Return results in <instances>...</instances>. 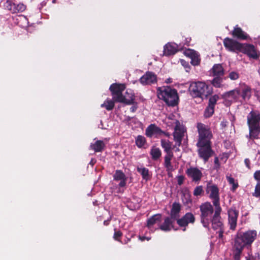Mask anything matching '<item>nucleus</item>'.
I'll return each mask as SVG.
<instances>
[{"instance_id":"nucleus-1","label":"nucleus","mask_w":260,"mask_h":260,"mask_svg":"<svg viewBox=\"0 0 260 260\" xmlns=\"http://www.w3.org/2000/svg\"><path fill=\"white\" fill-rule=\"evenodd\" d=\"M257 237V232L249 230L246 232L238 231L235 236L232 245L233 258L234 260H241L245 248H250Z\"/></svg>"},{"instance_id":"nucleus-2","label":"nucleus","mask_w":260,"mask_h":260,"mask_svg":"<svg viewBox=\"0 0 260 260\" xmlns=\"http://www.w3.org/2000/svg\"><path fill=\"white\" fill-rule=\"evenodd\" d=\"M157 93L158 98L168 106L175 107L178 105L179 96L176 89L164 86L157 88Z\"/></svg>"},{"instance_id":"nucleus-3","label":"nucleus","mask_w":260,"mask_h":260,"mask_svg":"<svg viewBox=\"0 0 260 260\" xmlns=\"http://www.w3.org/2000/svg\"><path fill=\"white\" fill-rule=\"evenodd\" d=\"M190 94L195 98H207L212 93V88L204 82H196L190 84L189 87Z\"/></svg>"},{"instance_id":"nucleus-4","label":"nucleus","mask_w":260,"mask_h":260,"mask_svg":"<svg viewBox=\"0 0 260 260\" xmlns=\"http://www.w3.org/2000/svg\"><path fill=\"white\" fill-rule=\"evenodd\" d=\"M201 222L205 228H208L214 215V208L211 203L206 202L200 206Z\"/></svg>"},{"instance_id":"nucleus-5","label":"nucleus","mask_w":260,"mask_h":260,"mask_svg":"<svg viewBox=\"0 0 260 260\" xmlns=\"http://www.w3.org/2000/svg\"><path fill=\"white\" fill-rule=\"evenodd\" d=\"M125 86L123 84L113 83L110 86L109 89L111 92L113 100L116 103H123L129 105L132 103L133 99L126 100L122 92L124 90Z\"/></svg>"},{"instance_id":"nucleus-6","label":"nucleus","mask_w":260,"mask_h":260,"mask_svg":"<svg viewBox=\"0 0 260 260\" xmlns=\"http://www.w3.org/2000/svg\"><path fill=\"white\" fill-rule=\"evenodd\" d=\"M197 127L199 134L197 143L199 145L204 144V145L207 143H211L212 134L210 127L201 122L197 123Z\"/></svg>"},{"instance_id":"nucleus-7","label":"nucleus","mask_w":260,"mask_h":260,"mask_svg":"<svg viewBox=\"0 0 260 260\" xmlns=\"http://www.w3.org/2000/svg\"><path fill=\"white\" fill-rule=\"evenodd\" d=\"M206 191L209 194V197L212 200V203L214 207H220L219 198V189L215 184L208 183L206 188Z\"/></svg>"},{"instance_id":"nucleus-8","label":"nucleus","mask_w":260,"mask_h":260,"mask_svg":"<svg viewBox=\"0 0 260 260\" xmlns=\"http://www.w3.org/2000/svg\"><path fill=\"white\" fill-rule=\"evenodd\" d=\"M197 146L198 148V152L200 157L203 159L205 162H207L214 154L211 148V143H207L204 145L197 143Z\"/></svg>"},{"instance_id":"nucleus-9","label":"nucleus","mask_w":260,"mask_h":260,"mask_svg":"<svg viewBox=\"0 0 260 260\" xmlns=\"http://www.w3.org/2000/svg\"><path fill=\"white\" fill-rule=\"evenodd\" d=\"M224 46L229 51L240 52L242 44L230 38H225L223 41Z\"/></svg>"},{"instance_id":"nucleus-10","label":"nucleus","mask_w":260,"mask_h":260,"mask_svg":"<svg viewBox=\"0 0 260 260\" xmlns=\"http://www.w3.org/2000/svg\"><path fill=\"white\" fill-rule=\"evenodd\" d=\"M228 214L230 229L232 231H235L237 224L239 211L236 209V207H232L228 210Z\"/></svg>"},{"instance_id":"nucleus-11","label":"nucleus","mask_w":260,"mask_h":260,"mask_svg":"<svg viewBox=\"0 0 260 260\" xmlns=\"http://www.w3.org/2000/svg\"><path fill=\"white\" fill-rule=\"evenodd\" d=\"M177 223L181 228H184L183 231H186V227L188 226L189 223H194L195 222V217L191 212L186 213L181 218L176 219Z\"/></svg>"},{"instance_id":"nucleus-12","label":"nucleus","mask_w":260,"mask_h":260,"mask_svg":"<svg viewBox=\"0 0 260 260\" xmlns=\"http://www.w3.org/2000/svg\"><path fill=\"white\" fill-rule=\"evenodd\" d=\"M248 126H260V113L257 110H252L247 115Z\"/></svg>"},{"instance_id":"nucleus-13","label":"nucleus","mask_w":260,"mask_h":260,"mask_svg":"<svg viewBox=\"0 0 260 260\" xmlns=\"http://www.w3.org/2000/svg\"><path fill=\"white\" fill-rule=\"evenodd\" d=\"M185 173L187 176L195 182H199L203 177L201 171L197 167H190L185 171Z\"/></svg>"},{"instance_id":"nucleus-14","label":"nucleus","mask_w":260,"mask_h":260,"mask_svg":"<svg viewBox=\"0 0 260 260\" xmlns=\"http://www.w3.org/2000/svg\"><path fill=\"white\" fill-rule=\"evenodd\" d=\"M221 211L222 208L221 207H215V212L211 220L212 228L214 230L220 228L222 225V223L220 221Z\"/></svg>"},{"instance_id":"nucleus-15","label":"nucleus","mask_w":260,"mask_h":260,"mask_svg":"<svg viewBox=\"0 0 260 260\" xmlns=\"http://www.w3.org/2000/svg\"><path fill=\"white\" fill-rule=\"evenodd\" d=\"M241 94V89L236 88L235 89L225 92L222 94V98L230 102H236Z\"/></svg>"},{"instance_id":"nucleus-16","label":"nucleus","mask_w":260,"mask_h":260,"mask_svg":"<svg viewBox=\"0 0 260 260\" xmlns=\"http://www.w3.org/2000/svg\"><path fill=\"white\" fill-rule=\"evenodd\" d=\"M240 52L253 59H257L258 57L255 47L253 45L242 44Z\"/></svg>"},{"instance_id":"nucleus-17","label":"nucleus","mask_w":260,"mask_h":260,"mask_svg":"<svg viewBox=\"0 0 260 260\" xmlns=\"http://www.w3.org/2000/svg\"><path fill=\"white\" fill-rule=\"evenodd\" d=\"M6 7L8 10L11 11L13 13L22 12L26 9V6L23 3H19L18 4L13 3L10 0L6 2Z\"/></svg>"},{"instance_id":"nucleus-18","label":"nucleus","mask_w":260,"mask_h":260,"mask_svg":"<svg viewBox=\"0 0 260 260\" xmlns=\"http://www.w3.org/2000/svg\"><path fill=\"white\" fill-rule=\"evenodd\" d=\"M157 77L151 72H147L140 79V82L143 85L151 84L156 83Z\"/></svg>"},{"instance_id":"nucleus-19","label":"nucleus","mask_w":260,"mask_h":260,"mask_svg":"<svg viewBox=\"0 0 260 260\" xmlns=\"http://www.w3.org/2000/svg\"><path fill=\"white\" fill-rule=\"evenodd\" d=\"M163 133L160 128L156 126L155 124H151L146 129L145 134L149 138H151L153 135H155L156 137L160 136Z\"/></svg>"},{"instance_id":"nucleus-20","label":"nucleus","mask_w":260,"mask_h":260,"mask_svg":"<svg viewBox=\"0 0 260 260\" xmlns=\"http://www.w3.org/2000/svg\"><path fill=\"white\" fill-rule=\"evenodd\" d=\"M231 35L234 38L240 40H246L249 38L247 34L243 31L238 25H236L234 27L233 30L231 32Z\"/></svg>"},{"instance_id":"nucleus-21","label":"nucleus","mask_w":260,"mask_h":260,"mask_svg":"<svg viewBox=\"0 0 260 260\" xmlns=\"http://www.w3.org/2000/svg\"><path fill=\"white\" fill-rule=\"evenodd\" d=\"M113 179L115 181H120L118 184L120 187H123L125 186L126 184L127 177L124 173L120 170L115 171V174L113 175Z\"/></svg>"},{"instance_id":"nucleus-22","label":"nucleus","mask_w":260,"mask_h":260,"mask_svg":"<svg viewBox=\"0 0 260 260\" xmlns=\"http://www.w3.org/2000/svg\"><path fill=\"white\" fill-rule=\"evenodd\" d=\"M175 220L176 219L172 218L171 216L166 217L164 222L159 226V229L165 232L170 231L172 228H174L173 223Z\"/></svg>"},{"instance_id":"nucleus-23","label":"nucleus","mask_w":260,"mask_h":260,"mask_svg":"<svg viewBox=\"0 0 260 260\" xmlns=\"http://www.w3.org/2000/svg\"><path fill=\"white\" fill-rule=\"evenodd\" d=\"M249 135L246 137L250 140L258 139L259 138L260 126H248Z\"/></svg>"},{"instance_id":"nucleus-24","label":"nucleus","mask_w":260,"mask_h":260,"mask_svg":"<svg viewBox=\"0 0 260 260\" xmlns=\"http://www.w3.org/2000/svg\"><path fill=\"white\" fill-rule=\"evenodd\" d=\"M178 50L176 45L168 43L164 47V55L170 56L175 54Z\"/></svg>"},{"instance_id":"nucleus-25","label":"nucleus","mask_w":260,"mask_h":260,"mask_svg":"<svg viewBox=\"0 0 260 260\" xmlns=\"http://www.w3.org/2000/svg\"><path fill=\"white\" fill-rule=\"evenodd\" d=\"M213 76H224V70L221 64H215L211 70Z\"/></svg>"},{"instance_id":"nucleus-26","label":"nucleus","mask_w":260,"mask_h":260,"mask_svg":"<svg viewBox=\"0 0 260 260\" xmlns=\"http://www.w3.org/2000/svg\"><path fill=\"white\" fill-rule=\"evenodd\" d=\"M174 140L176 142L178 146H180L181 144L182 138L184 137V132L180 128L176 127L175 131L173 133Z\"/></svg>"},{"instance_id":"nucleus-27","label":"nucleus","mask_w":260,"mask_h":260,"mask_svg":"<svg viewBox=\"0 0 260 260\" xmlns=\"http://www.w3.org/2000/svg\"><path fill=\"white\" fill-rule=\"evenodd\" d=\"M105 147V144L102 140H97L94 143H91L90 145V149L95 152H102Z\"/></svg>"},{"instance_id":"nucleus-28","label":"nucleus","mask_w":260,"mask_h":260,"mask_svg":"<svg viewBox=\"0 0 260 260\" xmlns=\"http://www.w3.org/2000/svg\"><path fill=\"white\" fill-rule=\"evenodd\" d=\"M181 211V205L179 203L174 202L170 211V216L172 218L177 219L179 215V213Z\"/></svg>"},{"instance_id":"nucleus-29","label":"nucleus","mask_w":260,"mask_h":260,"mask_svg":"<svg viewBox=\"0 0 260 260\" xmlns=\"http://www.w3.org/2000/svg\"><path fill=\"white\" fill-rule=\"evenodd\" d=\"M173 157V152L166 153L165 156L164 166L167 171H172L173 170V166L171 164V160Z\"/></svg>"},{"instance_id":"nucleus-30","label":"nucleus","mask_w":260,"mask_h":260,"mask_svg":"<svg viewBox=\"0 0 260 260\" xmlns=\"http://www.w3.org/2000/svg\"><path fill=\"white\" fill-rule=\"evenodd\" d=\"M161 215L160 214H156L152 216L147 220V226L150 228L156 222H160L161 221Z\"/></svg>"},{"instance_id":"nucleus-31","label":"nucleus","mask_w":260,"mask_h":260,"mask_svg":"<svg viewBox=\"0 0 260 260\" xmlns=\"http://www.w3.org/2000/svg\"><path fill=\"white\" fill-rule=\"evenodd\" d=\"M150 154L153 160H157L161 155V151L159 148L152 147L150 150Z\"/></svg>"},{"instance_id":"nucleus-32","label":"nucleus","mask_w":260,"mask_h":260,"mask_svg":"<svg viewBox=\"0 0 260 260\" xmlns=\"http://www.w3.org/2000/svg\"><path fill=\"white\" fill-rule=\"evenodd\" d=\"M251 89L250 87L245 85L241 90V94L244 100L249 99L251 96Z\"/></svg>"},{"instance_id":"nucleus-33","label":"nucleus","mask_w":260,"mask_h":260,"mask_svg":"<svg viewBox=\"0 0 260 260\" xmlns=\"http://www.w3.org/2000/svg\"><path fill=\"white\" fill-rule=\"evenodd\" d=\"M161 146L166 153L173 152L172 151V143L168 140L161 139L160 141Z\"/></svg>"},{"instance_id":"nucleus-34","label":"nucleus","mask_w":260,"mask_h":260,"mask_svg":"<svg viewBox=\"0 0 260 260\" xmlns=\"http://www.w3.org/2000/svg\"><path fill=\"white\" fill-rule=\"evenodd\" d=\"M115 101L112 99H107L103 104L101 105L102 108H105L108 111L112 110L115 106Z\"/></svg>"},{"instance_id":"nucleus-35","label":"nucleus","mask_w":260,"mask_h":260,"mask_svg":"<svg viewBox=\"0 0 260 260\" xmlns=\"http://www.w3.org/2000/svg\"><path fill=\"white\" fill-rule=\"evenodd\" d=\"M137 170L138 172L141 174L144 180H148L149 179V170L145 167L140 168L137 167Z\"/></svg>"},{"instance_id":"nucleus-36","label":"nucleus","mask_w":260,"mask_h":260,"mask_svg":"<svg viewBox=\"0 0 260 260\" xmlns=\"http://www.w3.org/2000/svg\"><path fill=\"white\" fill-rule=\"evenodd\" d=\"M214 78L212 80V85L216 87L220 88L222 86V83L223 80V77L222 76H214Z\"/></svg>"},{"instance_id":"nucleus-37","label":"nucleus","mask_w":260,"mask_h":260,"mask_svg":"<svg viewBox=\"0 0 260 260\" xmlns=\"http://www.w3.org/2000/svg\"><path fill=\"white\" fill-rule=\"evenodd\" d=\"M135 143H136V145H137V146L138 148H141L143 147L144 146V145L146 144V139L144 136H141V135H139L136 138Z\"/></svg>"},{"instance_id":"nucleus-38","label":"nucleus","mask_w":260,"mask_h":260,"mask_svg":"<svg viewBox=\"0 0 260 260\" xmlns=\"http://www.w3.org/2000/svg\"><path fill=\"white\" fill-rule=\"evenodd\" d=\"M226 179L229 183L232 185L231 190L235 191L239 186L238 183L235 181V179L231 176H226Z\"/></svg>"},{"instance_id":"nucleus-39","label":"nucleus","mask_w":260,"mask_h":260,"mask_svg":"<svg viewBox=\"0 0 260 260\" xmlns=\"http://www.w3.org/2000/svg\"><path fill=\"white\" fill-rule=\"evenodd\" d=\"M214 107L208 105L205 110L204 115L206 118H209L212 116L214 113Z\"/></svg>"},{"instance_id":"nucleus-40","label":"nucleus","mask_w":260,"mask_h":260,"mask_svg":"<svg viewBox=\"0 0 260 260\" xmlns=\"http://www.w3.org/2000/svg\"><path fill=\"white\" fill-rule=\"evenodd\" d=\"M126 95L124 96V98L126 99V100H129V99H133L132 103L129 104V105L134 104L135 103V95L134 93L131 90H129V91L128 90H126L125 92Z\"/></svg>"},{"instance_id":"nucleus-41","label":"nucleus","mask_w":260,"mask_h":260,"mask_svg":"<svg viewBox=\"0 0 260 260\" xmlns=\"http://www.w3.org/2000/svg\"><path fill=\"white\" fill-rule=\"evenodd\" d=\"M219 99V96L217 94L211 96L209 98L208 105L215 108V106Z\"/></svg>"},{"instance_id":"nucleus-42","label":"nucleus","mask_w":260,"mask_h":260,"mask_svg":"<svg viewBox=\"0 0 260 260\" xmlns=\"http://www.w3.org/2000/svg\"><path fill=\"white\" fill-rule=\"evenodd\" d=\"M191 63L193 66H198L200 64V56L197 53L195 54H193V56L190 58Z\"/></svg>"},{"instance_id":"nucleus-43","label":"nucleus","mask_w":260,"mask_h":260,"mask_svg":"<svg viewBox=\"0 0 260 260\" xmlns=\"http://www.w3.org/2000/svg\"><path fill=\"white\" fill-rule=\"evenodd\" d=\"M114 233L113 235V239L118 242H121L120 238L122 236V233L120 230H117L116 229H114Z\"/></svg>"},{"instance_id":"nucleus-44","label":"nucleus","mask_w":260,"mask_h":260,"mask_svg":"<svg viewBox=\"0 0 260 260\" xmlns=\"http://www.w3.org/2000/svg\"><path fill=\"white\" fill-rule=\"evenodd\" d=\"M203 192V186L202 185L197 186L193 191V195L194 196H201Z\"/></svg>"},{"instance_id":"nucleus-45","label":"nucleus","mask_w":260,"mask_h":260,"mask_svg":"<svg viewBox=\"0 0 260 260\" xmlns=\"http://www.w3.org/2000/svg\"><path fill=\"white\" fill-rule=\"evenodd\" d=\"M252 195L256 198H260V182H257Z\"/></svg>"},{"instance_id":"nucleus-46","label":"nucleus","mask_w":260,"mask_h":260,"mask_svg":"<svg viewBox=\"0 0 260 260\" xmlns=\"http://www.w3.org/2000/svg\"><path fill=\"white\" fill-rule=\"evenodd\" d=\"M229 77L231 80H235L239 78V74L237 72L232 71L229 73Z\"/></svg>"},{"instance_id":"nucleus-47","label":"nucleus","mask_w":260,"mask_h":260,"mask_svg":"<svg viewBox=\"0 0 260 260\" xmlns=\"http://www.w3.org/2000/svg\"><path fill=\"white\" fill-rule=\"evenodd\" d=\"M196 53V51L191 49H188L185 52V55L190 58H191L193 56V54H195Z\"/></svg>"},{"instance_id":"nucleus-48","label":"nucleus","mask_w":260,"mask_h":260,"mask_svg":"<svg viewBox=\"0 0 260 260\" xmlns=\"http://www.w3.org/2000/svg\"><path fill=\"white\" fill-rule=\"evenodd\" d=\"M253 177L257 182H260V170L256 171L254 172Z\"/></svg>"},{"instance_id":"nucleus-49","label":"nucleus","mask_w":260,"mask_h":260,"mask_svg":"<svg viewBox=\"0 0 260 260\" xmlns=\"http://www.w3.org/2000/svg\"><path fill=\"white\" fill-rule=\"evenodd\" d=\"M177 183L179 185H181L184 180V177L183 175H180L177 176Z\"/></svg>"},{"instance_id":"nucleus-50","label":"nucleus","mask_w":260,"mask_h":260,"mask_svg":"<svg viewBox=\"0 0 260 260\" xmlns=\"http://www.w3.org/2000/svg\"><path fill=\"white\" fill-rule=\"evenodd\" d=\"M220 167V163L218 157H215L214 158V169H218Z\"/></svg>"},{"instance_id":"nucleus-51","label":"nucleus","mask_w":260,"mask_h":260,"mask_svg":"<svg viewBox=\"0 0 260 260\" xmlns=\"http://www.w3.org/2000/svg\"><path fill=\"white\" fill-rule=\"evenodd\" d=\"M244 163L246 167L248 169H250V160L249 158H245L244 159Z\"/></svg>"},{"instance_id":"nucleus-52","label":"nucleus","mask_w":260,"mask_h":260,"mask_svg":"<svg viewBox=\"0 0 260 260\" xmlns=\"http://www.w3.org/2000/svg\"><path fill=\"white\" fill-rule=\"evenodd\" d=\"M130 241H131V238H128L127 237H125V239L124 240V241L123 242L121 241V242H120V243L123 244H126Z\"/></svg>"},{"instance_id":"nucleus-53","label":"nucleus","mask_w":260,"mask_h":260,"mask_svg":"<svg viewBox=\"0 0 260 260\" xmlns=\"http://www.w3.org/2000/svg\"><path fill=\"white\" fill-rule=\"evenodd\" d=\"M139 238L141 241H144L146 239L148 241L150 239L149 238L145 236H139Z\"/></svg>"},{"instance_id":"nucleus-54","label":"nucleus","mask_w":260,"mask_h":260,"mask_svg":"<svg viewBox=\"0 0 260 260\" xmlns=\"http://www.w3.org/2000/svg\"><path fill=\"white\" fill-rule=\"evenodd\" d=\"M223 236V231L220 229V231H219L218 237L219 238L221 239V238H222Z\"/></svg>"},{"instance_id":"nucleus-55","label":"nucleus","mask_w":260,"mask_h":260,"mask_svg":"<svg viewBox=\"0 0 260 260\" xmlns=\"http://www.w3.org/2000/svg\"><path fill=\"white\" fill-rule=\"evenodd\" d=\"M137 109V106H133L130 108V111L132 112H135Z\"/></svg>"},{"instance_id":"nucleus-56","label":"nucleus","mask_w":260,"mask_h":260,"mask_svg":"<svg viewBox=\"0 0 260 260\" xmlns=\"http://www.w3.org/2000/svg\"><path fill=\"white\" fill-rule=\"evenodd\" d=\"M110 220H111V218H110L109 219H108V220H105V221H104V224L105 225H106V226L108 225H109V222H110Z\"/></svg>"},{"instance_id":"nucleus-57","label":"nucleus","mask_w":260,"mask_h":260,"mask_svg":"<svg viewBox=\"0 0 260 260\" xmlns=\"http://www.w3.org/2000/svg\"><path fill=\"white\" fill-rule=\"evenodd\" d=\"M162 135H164L166 136L167 137H170V134L168 132H166L163 131V133H162Z\"/></svg>"},{"instance_id":"nucleus-58","label":"nucleus","mask_w":260,"mask_h":260,"mask_svg":"<svg viewBox=\"0 0 260 260\" xmlns=\"http://www.w3.org/2000/svg\"><path fill=\"white\" fill-rule=\"evenodd\" d=\"M172 82L171 78H168L166 80L167 83H171Z\"/></svg>"},{"instance_id":"nucleus-59","label":"nucleus","mask_w":260,"mask_h":260,"mask_svg":"<svg viewBox=\"0 0 260 260\" xmlns=\"http://www.w3.org/2000/svg\"><path fill=\"white\" fill-rule=\"evenodd\" d=\"M258 72L260 74V67L259 68V69L258 70Z\"/></svg>"},{"instance_id":"nucleus-60","label":"nucleus","mask_w":260,"mask_h":260,"mask_svg":"<svg viewBox=\"0 0 260 260\" xmlns=\"http://www.w3.org/2000/svg\"><path fill=\"white\" fill-rule=\"evenodd\" d=\"M246 260H250V259L248 258H246Z\"/></svg>"}]
</instances>
